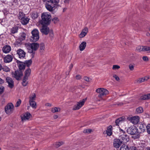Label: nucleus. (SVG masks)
Returning <instances> with one entry per match:
<instances>
[{"mask_svg":"<svg viewBox=\"0 0 150 150\" xmlns=\"http://www.w3.org/2000/svg\"><path fill=\"white\" fill-rule=\"evenodd\" d=\"M42 1L44 3L46 8L51 12L59 6V0H42Z\"/></svg>","mask_w":150,"mask_h":150,"instance_id":"nucleus-1","label":"nucleus"},{"mask_svg":"<svg viewBox=\"0 0 150 150\" xmlns=\"http://www.w3.org/2000/svg\"><path fill=\"white\" fill-rule=\"evenodd\" d=\"M51 15L48 13H43L41 16L42 21L40 23L44 25L49 24L51 20Z\"/></svg>","mask_w":150,"mask_h":150,"instance_id":"nucleus-2","label":"nucleus"},{"mask_svg":"<svg viewBox=\"0 0 150 150\" xmlns=\"http://www.w3.org/2000/svg\"><path fill=\"white\" fill-rule=\"evenodd\" d=\"M25 46L28 50V52L30 53H33L34 51L36 50L39 47V44L37 43L31 44L26 43Z\"/></svg>","mask_w":150,"mask_h":150,"instance_id":"nucleus-3","label":"nucleus"},{"mask_svg":"<svg viewBox=\"0 0 150 150\" xmlns=\"http://www.w3.org/2000/svg\"><path fill=\"white\" fill-rule=\"evenodd\" d=\"M127 133L131 135H136V138L139 137L140 133L138 132V129L134 126H131L127 129Z\"/></svg>","mask_w":150,"mask_h":150,"instance_id":"nucleus-4","label":"nucleus"},{"mask_svg":"<svg viewBox=\"0 0 150 150\" xmlns=\"http://www.w3.org/2000/svg\"><path fill=\"white\" fill-rule=\"evenodd\" d=\"M31 33L32 36L30 38L31 41L36 42L39 38L38 30V29H35L32 31Z\"/></svg>","mask_w":150,"mask_h":150,"instance_id":"nucleus-5","label":"nucleus"},{"mask_svg":"<svg viewBox=\"0 0 150 150\" xmlns=\"http://www.w3.org/2000/svg\"><path fill=\"white\" fill-rule=\"evenodd\" d=\"M96 91L99 93L98 97L100 98H101L103 96L108 95L109 93L108 90L103 88H98L96 89Z\"/></svg>","mask_w":150,"mask_h":150,"instance_id":"nucleus-6","label":"nucleus"},{"mask_svg":"<svg viewBox=\"0 0 150 150\" xmlns=\"http://www.w3.org/2000/svg\"><path fill=\"white\" fill-rule=\"evenodd\" d=\"M121 131L123 133V134H121L119 137V139L122 143H126L129 141V137L126 134H124L125 132L121 129Z\"/></svg>","mask_w":150,"mask_h":150,"instance_id":"nucleus-7","label":"nucleus"},{"mask_svg":"<svg viewBox=\"0 0 150 150\" xmlns=\"http://www.w3.org/2000/svg\"><path fill=\"white\" fill-rule=\"evenodd\" d=\"M14 110V106L11 103H8L5 107V111L7 114L10 115L12 113Z\"/></svg>","mask_w":150,"mask_h":150,"instance_id":"nucleus-8","label":"nucleus"},{"mask_svg":"<svg viewBox=\"0 0 150 150\" xmlns=\"http://www.w3.org/2000/svg\"><path fill=\"white\" fill-rule=\"evenodd\" d=\"M86 98L83 99L77 103L76 105H74L73 108V110H78L80 109L84 104Z\"/></svg>","mask_w":150,"mask_h":150,"instance_id":"nucleus-9","label":"nucleus"},{"mask_svg":"<svg viewBox=\"0 0 150 150\" xmlns=\"http://www.w3.org/2000/svg\"><path fill=\"white\" fill-rule=\"evenodd\" d=\"M12 74L13 77L17 80L20 79L21 77L23 76V71L21 70L16 71L14 72H12Z\"/></svg>","mask_w":150,"mask_h":150,"instance_id":"nucleus-10","label":"nucleus"},{"mask_svg":"<svg viewBox=\"0 0 150 150\" xmlns=\"http://www.w3.org/2000/svg\"><path fill=\"white\" fill-rule=\"evenodd\" d=\"M127 119L134 124H137L139 121V117L136 116L132 117H128Z\"/></svg>","mask_w":150,"mask_h":150,"instance_id":"nucleus-11","label":"nucleus"},{"mask_svg":"<svg viewBox=\"0 0 150 150\" xmlns=\"http://www.w3.org/2000/svg\"><path fill=\"white\" fill-rule=\"evenodd\" d=\"M119 139H115L114 140L113 145L114 147L116 148H119L122 144Z\"/></svg>","mask_w":150,"mask_h":150,"instance_id":"nucleus-12","label":"nucleus"},{"mask_svg":"<svg viewBox=\"0 0 150 150\" xmlns=\"http://www.w3.org/2000/svg\"><path fill=\"white\" fill-rule=\"evenodd\" d=\"M17 54L20 59L24 58L25 55V52L22 50L19 49L17 51Z\"/></svg>","mask_w":150,"mask_h":150,"instance_id":"nucleus-13","label":"nucleus"},{"mask_svg":"<svg viewBox=\"0 0 150 150\" xmlns=\"http://www.w3.org/2000/svg\"><path fill=\"white\" fill-rule=\"evenodd\" d=\"M31 117V115L29 112H27L23 114L21 117L22 121L28 120Z\"/></svg>","mask_w":150,"mask_h":150,"instance_id":"nucleus-14","label":"nucleus"},{"mask_svg":"<svg viewBox=\"0 0 150 150\" xmlns=\"http://www.w3.org/2000/svg\"><path fill=\"white\" fill-rule=\"evenodd\" d=\"M40 30L42 34L47 35L49 33V29L47 26H43L42 28H40Z\"/></svg>","mask_w":150,"mask_h":150,"instance_id":"nucleus-15","label":"nucleus"},{"mask_svg":"<svg viewBox=\"0 0 150 150\" xmlns=\"http://www.w3.org/2000/svg\"><path fill=\"white\" fill-rule=\"evenodd\" d=\"M13 59V56L10 54H8L4 57V61L5 63H8L11 62Z\"/></svg>","mask_w":150,"mask_h":150,"instance_id":"nucleus-16","label":"nucleus"},{"mask_svg":"<svg viewBox=\"0 0 150 150\" xmlns=\"http://www.w3.org/2000/svg\"><path fill=\"white\" fill-rule=\"evenodd\" d=\"M11 50V47L9 45H6L4 46L2 49L3 52L6 54L8 53Z\"/></svg>","mask_w":150,"mask_h":150,"instance_id":"nucleus-17","label":"nucleus"},{"mask_svg":"<svg viewBox=\"0 0 150 150\" xmlns=\"http://www.w3.org/2000/svg\"><path fill=\"white\" fill-rule=\"evenodd\" d=\"M6 80L8 86L11 88H12L14 86V82L12 79L10 77H7L6 78Z\"/></svg>","mask_w":150,"mask_h":150,"instance_id":"nucleus-18","label":"nucleus"},{"mask_svg":"<svg viewBox=\"0 0 150 150\" xmlns=\"http://www.w3.org/2000/svg\"><path fill=\"white\" fill-rule=\"evenodd\" d=\"M18 64V66L19 68V70H21L23 71V70H24L25 67V64L24 63L21 62L19 61H17Z\"/></svg>","mask_w":150,"mask_h":150,"instance_id":"nucleus-19","label":"nucleus"},{"mask_svg":"<svg viewBox=\"0 0 150 150\" xmlns=\"http://www.w3.org/2000/svg\"><path fill=\"white\" fill-rule=\"evenodd\" d=\"M88 32V28L87 27L85 28L82 30L79 36L80 38H83L85 36Z\"/></svg>","mask_w":150,"mask_h":150,"instance_id":"nucleus-20","label":"nucleus"},{"mask_svg":"<svg viewBox=\"0 0 150 150\" xmlns=\"http://www.w3.org/2000/svg\"><path fill=\"white\" fill-rule=\"evenodd\" d=\"M146 126L145 123H139L138 125L139 129L142 132H144L145 131Z\"/></svg>","mask_w":150,"mask_h":150,"instance_id":"nucleus-21","label":"nucleus"},{"mask_svg":"<svg viewBox=\"0 0 150 150\" xmlns=\"http://www.w3.org/2000/svg\"><path fill=\"white\" fill-rule=\"evenodd\" d=\"M30 19L25 16L21 20V23L24 25H26L28 23Z\"/></svg>","mask_w":150,"mask_h":150,"instance_id":"nucleus-22","label":"nucleus"},{"mask_svg":"<svg viewBox=\"0 0 150 150\" xmlns=\"http://www.w3.org/2000/svg\"><path fill=\"white\" fill-rule=\"evenodd\" d=\"M86 45V43L85 41L82 42L80 45L79 47L81 51L85 49Z\"/></svg>","mask_w":150,"mask_h":150,"instance_id":"nucleus-23","label":"nucleus"},{"mask_svg":"<svg viewBox=\"0 0 150 150\" xmlns=\"http://www.w3.org/2000/svg\"><path fill=\"white\" fill-rule=\"evenodd\" d=\"M112 127L111 126H109L106 131V133L108 135L111 136L112 134Z\"/></svg>","mask_w":150,"mask_h":150,"instance_id":"nucleus-24","label":"nucleus"},{"mask_svg":"<svg viewBox=\"0 0 150 150\" xmlns=\"http://www.w3.org/2000/svg\"><path fill=\"white\" fill-rule=\"evenodd\" d=\"M26 34L24 32H22L20 33L19 38L21 41H23L25 39Z\"/></svg>","mask_w":150,"mask_h":150,"instance_id":"nucleus-25","label":"nucleus"},{"mask_svg":"<svg viewBox=\"0 0 150 150\" xmlns=\"http://www.w3.org/2000/svg\"><path fill=\"white\" fill-rule=\"evenodd\" d=\"M150 95L149 94L141 96L140 99L141 100H146L150 99Z\"/></svg>","mask_w":150,"mask_h":150,"instance_id":"nucleus-26","label":"nucleus"},{"mask_svg":"<svg viewBox=\"0 0 150 150\" xmlns=\"http://www.w3.org/2000/svg\"><path fill=\"white\" fill-rule=\"evenodd\" d=\"M31 73V70L30 69H27L25 72V76L24 77L28 78L30 75Z\"/></svg>","mask_w":150,"mask_h":150,"instance_id":"nucleus-27","label":"nucleus"},{"mask_svg":"<svg viewBox=\"0 0 150 150\" xmlns=\"http://www.w3.org/2000/svg\"><path fill=\"white\" fill-rule=\"evenodd\" d=\"M31 17L33 19H35L38 16V13L36 11L33 12L31 14Z\"/></svg>","mask_w":150,"mask_h":150,"instance_id":"nucleus-28","label":"nucleus"},{"mask_svg":"<svg viewBox=\"0 0 150 150\" xmlns=\"http://www.w3.org/2000/svg\"><path fill=\"white\" fill-rule=\"evenodd\" d=\"M28 78L26 77H23L22 84V85L24 86H26L28 83Z\"/></svg>","mask_w":150,"mask_h":150,"instance_id":"nucleus-29","label":"nucleus"},{"mask_svg":"<svg viewBox=\"0 0 150 150\" xmlns=\"http://www.w3.org/2000/svg\"><path fill=\"white\" fill-rule=\"evenodd\" d=\"M149 78V77L148 76H146L144 78H141L139 79L137 81V82L139 83H140L147 81Z\"/></svg>","mask_w":150,"mask_h":150,"instance_id":"nucleus-30","label":"nucleus"},{"mask_svg":"<svg viewBox=\"0 0 150 150\" xmlns=\"http://www.w3.org/2000/svg\"><path fill=\"white\" fill-rule=\"evenodd\" d=\"M18 28L17 26L12 28L11 29V33L14 34L18 32Z\"/></svg>","mask_w":150,"mask_h":150,"instance_id":"nucleus-31","label":"nucleus"},{"mask_svg":"<svg viewBox=\"0 0 150 150\" xmlns=\"http://www.w3.org/2000/svg\"><path fill=\"white\" fill-rule=\"evenodd\" d=\"M25 16V14L22 12H20L18 15V18L20 20Z\"/></svg>","mask_w":150,"mask_h":150,"instance_id":"nucleus-32","label":"nucleus"},{"mask_svg":"<svg viewBox=\"0 0 150 150\" xmlns=\"http://www.w3.org/2000/svg\"><path fill=\"white\" fill-rule=\"evenodd\" d=\"M30 106L33 108H36V103L35 101H29Z\"/></svg>","mask_w":150,"mask_h":150,"instance_id":"nucleus-33","label":"nucleus"},{"mask_svg":"<svg viewBox=\"0 0 150 150\" xmlns=\"http://www.w3.org/2000/svg\"><path fill=\"white\" fill-rule=\"evenodd\" d=\"M123 120V118L122 117L118 118L115 121V123L116 125H119V124L122 122Z\"/></svg>","mask_w":150,"mask_h":150,"instance_id":"nucleus-34","label":"nucleus"},{"mask_svg":"<svg viewBox=\"0 0 150 150\" xmlns=\"http://www.w3.org/2000/svg\"><path fill=\"white\" fill-rule=\"evenodd\" d=\"M120 150H129V148L127 145L123 144L121 146Z\"/></svg>","mask_w":150,"mask_h":150,"instance_id":"nucleus-35","label":"nucleus"},{"mask_svg":"<svg viewBox=\"0 0 150 150\" xmlns=\"http://www.w3.org/2000/svg\"><path fill=\"white\" fill-rule=\"evenodd\" d=\"M143 112V108L141 107H139L137 108L136 109V112L137 114L142 113Z\"/></svg>","mask_w":150,"mask_h":150,"instance_id":"nucleus-36","label":"nucleus"},{"mask_svg":"<svg viewBox=\"0 0 150 150\" xmlns=\"http://www.w3.org/2000/svg\"><path fill=\"white\" fill-rule=\"evenodd\" d=\"M40 52H43L45 50V45L44 43H42L40 44Z\"/></svg>","mask_w":150,"mask_h":150,"instance_id":"nucleus-37","label":"nucleus"},{"mask_svg":"<svg viewBox=\"0 0 150 150\" xmlns=\"http://www.w3.org/2000/svg\"><path fill=\"white\" fill-rule=\"evenodd\" d=\"M36 95L35 93H33L29 97V101H35Z\"/></svg>","mask_w":150,"mask_h":150,"instance_id":"nucleus-38","label":"nucleus"},{"mask_svg":"<svg viewBox=\"0 0 150 150\" xmlns=\"http://www.w3.org/2000/svg\"><path fill=\"white\" fill-rule=\"evenodd\" d=\"M144 47L143 46H138L137 47L136 50L139 52H144Z\"/></svg>","mask_w":150,"mask_h":150,"instance_id":"nucleus-39","label":"nucleus"},{"mask_svg":"<svg viewBox=\"0 0 150 150\" xmlns=\"http://www.w3.org/2000/svg\"><path fill=\"white\" fill-rule=\"evenodd\" d=\"M21 42L22 41L19 40V38H18V39H17L16 40V41L15 42L14 44L16 46H19L21 44Z\"/></svg>","mask_w":150,"mask_h":150,"instance_id":"nucleus-40","label":"nucleus"},{"mask_svg":"<svg viewBox=\"0 0 150 150\" xmlns=\"http://www.w3.org/2000/svg\"><path fill=\"white\" fill-rule=\"evenodd\" d=\"M60 108L55 107L52 109L51 111L53 113L56 112L60 111Z\"/></svg>","mask_w":150,"mask_h":150,"instance_id":"nucleus-41","label":"nucleus"},{"mask_svg":"<svg viewBox=\"0 0 150 150\" xmlns=\"http://www.w3.org/2000/svg\"><path fill=\"white\" fill-rule=\"evenodd\" d=\"M144 52H147L150 53V47L144 46Z\"/></svg>","mask_w":150,"mask_h":150,"instance_id":"nucleus-42","label":"nucleus"},{"mask_svg":"<svg viewBox=\"0 0 150 150\" xmlns=\"http://www.w3.org/2000/svg\"><path fill=\"white\" fill-rule=\"evenodd\" d=\"M32 63V61L31 59H30L29 60L25 61V62L24 63L25 64V65H26L28 67H29L30 65H31Z\"/></svg>","mask_w":150,"mask_h":150,"instance_id":"nucleus-43","label":"nucleus"},{"mask_svg":"<svg viewBox=\"0 0 150 150\" xmlns=\"http://www.w3.org/2000/svg\"><path fill=\"white\" fill-rule=\"evenodd\" d=\"M2 69H3L4 71L6 72L9 71L10 70V69L9 67L6 66H3V67H2Z\"/></svg>","mask_w":150,"mask_h":150,"instance_id":"nucleus-44","label":"nucleus"},{"mask_svg":"<svg viewBox=\"0 0 150 150\" xmlns=\"http://www.w3.org/2000/svg\"><path fill=\"white\" fill-rule=\"evenodd\" d=\"M147 133L150 134V124H148L146 127Z\"/></svg>","mask_w":150,"mask_h":150,"instance_id":"nucleus-45","label":"nucleus"},{"mask_svg":"<svg viewBox=\"0 0 150 150\" xmlns=\"http://www.w3.org/2000/svg\"><path fill=\"white\" fill-rule=\"evenodd\" d=\"M92 131V129H84L83 132L85 133H90Z\"/></svg>","mask_w":150,"mask_h":150,"instance_id":"nucleus-46","label":"nucleus"},{"mask_svg":"<svg viewBox=\"0 0 150 150\" xmlns=\"http://www.w3.org/2000/svg\"><path fill=\"white\" fill-rule=\"evenodd\" d=\"M63 144V142H58L56 143V146L57 147H58L60 146L61 145Z\"/></svg>","mask_w":150,"mask_h":150,"instance_id":"nucleus-47","label":"nucleus"},{"mask_svg":"<svg viewBox=\"0 0 150 150\" xmlns=\"http://www.w3.org/2000/svg\"><path fill=\"white\" fill-rule=\"evenodd\" d=\"M21 100L20 99H18L16 104L15 107H17L19 106L21 104Z\"/></svg>","mask_w":150,"mask_h":150,"instance_id":"nucleus-48","label":"nucleus"},{"mask_svg":"<svg viewBox=\"0 0 150 150\" xmlns=\"http://www.w3.org/2000/svg\"><path fill=\"white\" fill-rule=\"evenodd\" d=\"M52 21L54 23H57L59 21V19L57 17H54L52 19Z\"/></svg>","mask_w":150,"mask_h":150,"instance_id":"nucleus-49","label":"nucleus"},{"mask_svg":"<svg viewBox=\"0 0 150 150\" xmlns=\"http://www.w3.org/2000/svg\"><path fill=\"white\" fill-rule=\"evenodd\" d=\"M120 68V67L117 65H114L113 66L112 69L113 70H116Z\"/></svg>","mask_w":150,"mask_h":150,"instance_id":"nucleus-50","label":"nucleus"},{"mask_svg":"<svg viewBox=\"0 0 150 150\" xmlns=\"http://www.w3.org/2000/svg\"><path fill=\"white\" fill-rule=\"evenodd\" d=\"M113 77L117 81H119L120 80V78L116 74H114L113 76Z\"/></svg>","mask_w":150,"mask_h":150,"instance_id":"nucleus-51","label":"nucleus"},{"mask_svg":"<svg viewBox=\"0 0 150 150\" xmlns=\"http://www.w3.org/2000/svg\"><path fill=\"white\" fill-rule=\"evenodd\" d=\"M129 150H138L136 146H132L130 147Z\"/></svg>","mask_w":150,"mask_h":150,"instance_id":"nucleus-52","label":"nucleus"},{"mask_svg":"<svg viewBox=\"0 0 150 150\" xmlns=\"http://www.w3.org/2000/svg\"><path fill=\"white\" fill-rule=\"evenodd\" d=\"M134 66L132 64H130L129 65V68L130 70L132 71L134 69Z\"/></svg>","mask_w":150,"mask_h":150,"instance_id":"nucleus-53","label":"nucleus"},{"mask_svg":"<svg viewBox=\"0 0 150 150\" xmlns=\"http://www.w3.org/2000/svg\"><path fill=\"white\" fill-rule=\"evenodd\" d=\"M142 59L143 60L145 61H147L149 60L148 57L146 56H144L143 57Z\"/></svg>","mask_w":150,"mask_h":150,"instance_id":"nucleus-54","label":"nucleus"},{"mask_svg":"<svg viewBox=\"0 0 150 150\" xmlns=\"http://www.w3.org/2000/svg\"><path fill=\"white\" fill-rule=\"evenodd\" d=\"M4 90V88L3 87H0V94H2Z\"/></svg>","mask_w":150,"mask_h":150,"instance_id":"nucleus-55","label":"nucleus"},{"mask_svg":"<svg viewBox=\"0 0 150 150\" xmlns=\"http://www.w3.org/2000/svg\"><path fill=\"white\" fill-rule=\"evenodd\" d=\"M81 78V76L79 75H77L76 76V78L77 79H80Z\"/></svg>","mask_w":150,"mask_h":150,"instance_id":"nucleus-56","label":"nucleus"},{"mask_svg":"<svg viewBox=\"0 0 150 150\" xmlns=\"http://www.w3.org/2000/svg\"><path fill=\"white\" fill-rule=\"evenodd\" d=\"M84 79L85 81H89V78L87 77H85Z\"/></svg>","mask_w":150,"mask_h":150,"instance_id":"nucleus-57","label":"nucleus"},{"mask_svg":"<svg viewBox=\"0 0 150 150\" xmlns=\"http://www.w3.org/2000/svg\"><path fill=\"white\" fill-rule=\"evenodd\" d=\"M4 80L1 78H0V84H2L4 83Z\"/></svg>","mask_w":150,"mask_h":150,"instance_id":"nucleus-58","label":"nucleus"},{"mask_svg":"<svg viewBox=\"0 0 150 150\" xmlns=\"http://www.w3.org/2000/svg\"><path fill=\"white\" fill-rule=\"evenodd\" d=\"M45 105L47 106H51L52 105L51 104L49 103H46Z\"/></svg>","mask_w":150,"mask_h":150,"instance_id":"nucleus-59","label":"nucleus"},{"mask_svg":"<svg viewBox=\"0 0 150 150\" xmlns=\"http://www.w3.org/2000/svg\"><path fill=\"white\" fill-rule=\"evenodd\" d=\"M58 117V116L57 115H55L53 116V118L54 119H56Z\"/></svg>","mask_w":150,"mask_h":150,"instance_id":"nucleus-60","label":"nucleus"},{"mask_svg":"<svg viewBox=\"0 0 150 150\" xmlns=\"http://www.w3.org/2000/svg\"><path fill=\"white\" fill-rule=\"evenodd\" d=\"M145 150H150V147H148L145 148Z\"/></svg>","mask_w":150,"mask_h":150,"instance_id":"nucleus-61","label":"nucleus"},{"mask_svg":"<svg viewBox=\"0 0 150 150\" xmlns=\"http://www.w3.org/2000/svg\"><path fill=\"white\" fill-rule=\"evenodd\" d=\"M146 35L147 36H149L150 35V33L148 32H147L146 33Z\"/></svg>","mask_w":150,"mask_h":150,"instance_id":"nucleus-62","label":"nucleus"},{"mask_svg":"<svg viewBox=\"0 0 150 150\" xmlns=\"http://www.w3.org/2000/svg\"><path fill=\"white\" fill-rule=\"evenodd\" d=\"M2 67L1 64H0V71L2 69Z\"/></svg>","mask_w":150,"mask_h":150,"instance_id":"nucleus-63","label":"nucleus"},{"mask_svg":"<svg viewBox=\"0 0 150 150\" xmlns=\"http://www.w3.org/2000/svg\"><path fill=\"white\" fill-rule=\"evenodd\" d=\"M148 42L150 43V39L149 40Z\"/></svg>","mask_w":150,"mask_h":150,"instance_id":"nucleus-64","label":"nucleus"}]
</instances>
